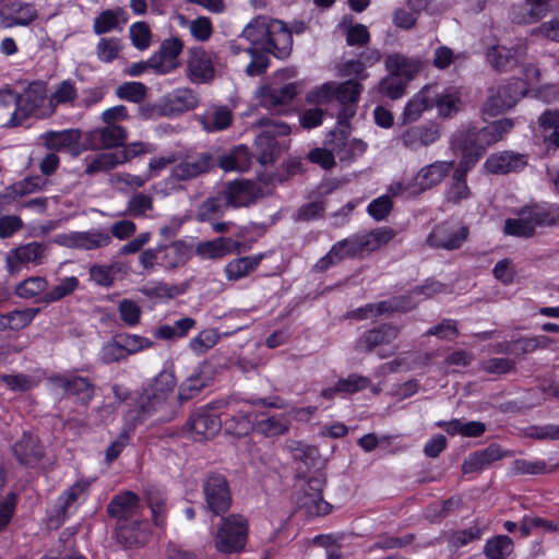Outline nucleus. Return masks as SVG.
<instances>
[{
	"mask_svg": "<svg viewBox=\"0 0 559 559\" xmlns=\"http://www.w3.org/2000/svg\"><path fill=\"white\" fill-rule=\"evenodd\" d=\"M325 476L320 471L308 475L299 467L295 476L294 499L299 509H305L309 515H325L331 506L323 500Z\"/></svg>",
	"mask_w": 559,
	"mask_h": 559,
	"instance_id": "1",
	"label": "nucleus"
},
{
	"mask_svg": "<svg viewBox=\"0 0 559 559\" xmlns=\"http://www.w3.org/2000/svg\"><path fill=\"white\" fill-rule=\"evenodd\" d=\"M177 164L170 170V178L175 181H191L209 174L217 164L210 152L185 150L177 152Z\"/></svg>",
	"mask_w": 559,
	"mask_h": 559,
	"instance_id": "2",
	"label": "nucleus"
},
{
	"mask_svg": "<svg viewBox=\"0 0 559 559\" xmlns=\"http://www.w3.org/2000/svg\"><path fill=\"white\" fill-rule=\"evenodd\" d=\"M248 522L240 514L222 516L215 535V547L219 552L233 554L242 550L247 543Z\"/></svg>",
	"mask_w": 559,
	"mask_h": 559,
	"instance_id": "3",
	"label": "nucleus"
},
{
	"mask_svg": "<svg viewBox=\"0 0 559 559\" xmlns=\"http://www.w3.org/2000/svg\"><path fill=\"white\" fill-rule=\"evenodd\" d=\"M205 509L214 516H224L233 503L227 478L218 473L209 474L202 485Z\"/></svg>",
	"mask_w": 559,
	"mask_h": 559,
	"instance_id": "4",
	"label": "nucleus"
},
{
	"mask_svg": "<svg viewBox=\"0 0 559 559\" xmlns=\"http://www.w3.org/2000/svg\"><path fill=\"white\" fill-rule=\"evenodd\" d=\"M362 92V85L356 80L343 83L328 82L308 93L309 103L324 104L335 98L341 105L357 104Z\"/></svg>",
	"mask_w": 559,
	"mask_h": 559,
	"instance_id": "5",
	"label": "nucleus"
},
{
	"mask_svg": "<svg viewBox=\"0 0 559 559\" xmlns=\"http://www.w3.org/2000/svg\"><path fill=\"white\" fill-rule=\"evenodd\" d=\"M53 115L52 105L47 96V86L43 82L31 83L20 94L19 116L21 123L29 116L38 118H48Z\"/></svg>",
	"mask_w": 559,
	"mask_h": 559,
	"instance_id": "6",
	"label": "nucleus"
},
{
	"mask_svg": "<svg viewBox=\"0 0 559 559\" xmlns=\"http://www.w3.org/2000/svg\"><path fill=\"white\" fill-rule=\"evenodd\" d=\"M451 144L454 150L462 153L459 164L467 167L473 168L486 153L484 143L480 140L479 128L472 124L461 126L453 133Z\"/></svg>",
	"mask_w": 559,
	"mask_h": 559,
	"instance_id": "7",
	"label": "nucleus"
},
{
	"mask_svg": "<svg viewBox=\"0 0 559 559\" xmlns=\"http://www.w3.org/2000/svg\"><path fill=\"white\" fill-rule=\"evenodd\" d=\"M217 55L202 47L191 48L188 52L187 71L192 83L205 84L215 78Z\"/></svg>",
	"mask_w": 559,
	"mask_h": 559,
	"instance_id": "8",
	"label": "nucleus"
},
{
	"mask_svg": "<svg viewBox=\"0 0 559 559\" xmlns=\"http://www.w3.org/2000/svg\"><path fill=\"white\" fill-rule=\"evenodd\" d=\"M521 81L508 82L507 84L490 87L488 97L483 106L484 112L496 116L512 108L523 94Z\"/></svg>",
	"mask_w": 559,
	"mask_h": 559,
	"instance_id": "9",
	"label": "nucleus"
},
{
	"mask_svg": "<svg viewBox=\"0 0 559 559\" xmlns=\"http://www.w3.org/2000/svg\"><path fill=\"white\" fill-rule=\"evenodd\" d=\"M350 131L347 127H342L329 132L325 145L330 146L335 157L341 162L350 163L360 157L367 150V144L358 139L349 140Z\"/></svg>",
	"mask_w": 559,
	"mask_h": 559,
	"instance_id": "10",
	"label": "nucleus"
},
{
	"mask_svg": "<svg viewBox=\"0 0 559 559\" xmlns=\"http://www.w3.org/2000/svg\"><path fill=\"white\" fill-rule=\"evenodd\" d=\"M468 235L469 229L467 226H455L444 222L432 228L426 239V243L433 249L453 251L463 246Z\"/></svg>",
	"mask_w": 559,
	"mask_h": 559,
	"instance_id": "11",
	"label": "nucleus"
},
{
	"mask_svg": "<svg viewBox=\"0 0 559 559\" xmlns=\"http://www.w3.org/2000/svg\"><path fill=\"white\" fill-rule=\"evenodd\" d=\"M143 509L140 497L132 491H123L114 496L107 504V513L115 520V524L142 519Z\"/></svg>",
	"mask_w": 559,
	"mask_h": 559,
	"instance_id": "12",
	"label": "nucleus"
},
{
	"mask_svg": "<svg viewBox=\"0 0 559 559\" xmlns=\"http://www.w3.org/2000/svg\"><path fill=\"white\" fill-rule=\"evenodd\" d=\"M440 136L439 127L436 123L428 122L407 128L397 140L406 150L416 152L433 144Z\"/></svg>",
	"mask_w": 559,
	"mask_h": 559,
	"instance_id": "13",
	"label": "nucleus"
},
{
	"mask_svg": "<svg viewBox=\"0 0 559 559\" xmlns=\"http://www.w3.org/2000/svg\"><path fill=\"white\" fill-rule=\"evenodd\" d=\"M114 537L124 549L139 548L148 542L150 531L143 519L132 520L123 524H115Z\"/></svg>",
	"mask_w": 559,
	"mask_h": 559,
	"instance_id": "14",
	"label": "nucleus"
},
{
	"mask_svg": "<svg viewBox=\"0 0 559 559\" xmlns=\"http://www.w3.org/2000/svg\"><path fill=\"white\" fill-rule=\"evenodd\" d=\"M82 132L79 129L47 131L40 135L43 145L51 152L67 151L73 156L81 153Z\"/></svg>",
	"mask_w": 559,
	"mask_h": 559,
	"instance_id": "15",
	"label": "nucleus"
},
{
	"mask_svg": "<svg viewBox=\"0 0 559 559\" xmlns=\"http://www.w3.org/2000/svg\"><path fill=\"white\" fill-rule=\"evenodd\" d=\"M222 192L231 207L249 206L261 197L260 187L249 180L230 181Z\"/></svg>",
	"mask_w": 559,
	"mask_h": 559,
	"instance_id": "16",
	"label": "nucleus"
},
{
	"mask_svg": "<svg viewBox=\"0 0 559 559\" xmlns=\"http://www.w3.org/2000/svg\"><path fill=\"white\" fill-rule=\"evenodd\" d=\"M526 57V47L492 46L487 50L486 59L492 69L499 72L510 71Z\"/></svg>",
	"mask_w": 559,
	"mask_h": 559,
	"instance_id": "17",
	"label": "nucleus"
},
{
	"mask_svg": "<svg viewBox=\"0 0 559 559\" xmlns=\"http://www.w3.org/2000/svg\"><path fill=\"white\" fill-rule=\"evenodd\" d=\"M432 90V107L438 109L442 118H452L463 108L462 90L456 86H448L439 91L437 85H429Z\"/></svg>",
	"mask_w": 559,
	"mask_h": 559,
	"instance_id": "18",
	"label": "nucleus"
},
{
	"mask_svg": "<svg viewBox=\"0 0 559 559\" xmlns=\"http://www.w3.org/2000/svg\"><path fill=\"white\" fill-rule=\"evenodd\" d=\"M111 242V235L105 230L92 229L87 231H73L63 236L61 243L71 249L96 250L107 247Z\"/></svg>",
	"mask_w": 559,
	"mask_h": 559,
	"instance_id": "19",
	"label": "nucleus"
},
{
	"mask_svg": "<svg viewBox=\"0 0 559 559\" xmlns=\"http://www.w3.org/2000/svg\"><path fill=\"white\" fill-rule=\"evenodd\" d=\"M12 452L19 464L26 467L37 466L44 457V448L39 440L28 432H23L14 442Z\"/></svg>",
	"mask_w": 559,
	"mask_h": 559,
	"instance_id": "20",
	"label": "nucleus"
},
{
	"mask_svg": "<svg viewBox=\"0 0 559 559\" xmlns=\"http://www.w3.org/2000/svg\"><path fill=\"white\" fill-rule=\"evenodd\" d=\"M47 245L33 241L10 251L7 255V269L10 273L19 270L20 264H40L46 255Z\"/></svg>",
	"mask_w": 559,
	"mask_h": 559,
	"instance_id": "21",
	"label": "nucleus"
},
{
	"mask_svg": "<svg viewBox=\"0 0 559 559\" xmlns=\"http://www.w3.org/2000/svg\"><path fill=\"white\" fill-rule=\"evenodd\" d=\"M293 48V36L292 32L286 25L278 21H271L270 36L265 46V52L272 53L278 59L287 58Z\"/></svg>",
	"mask_w": 559,
	"mask_h": 559,
	"instance_id": "22",
	"label": "nucleus"
},
{
	"mask_svg": "<svg viewBox=\"0 0 559 559\" xmlns=\"http://www.w3.org/2000/svg\"><path fill=\"white\" fill-rule=\"evenodd\" d=\"M260 104L269 110L289 104L297 95V85L287 83L282 86L265 85L260 88Z\"/></svg>",
	"mask_w": 559,
	"mask_h": 559,
	"instance_id": "23",
	"label": "nucleus"
},
{
	"mask_svg": "<svg viewBox=\"0 0 559 559\" xmlns=\"http://www.w3.org/2000/svg\"><path fill=\"white\" fill-rule=\"evenodd\" d=\"M400 334V329L392 324H381L366 331L358 340L356 349L369 353L377 346L392 343Z\"/></svg>",
	"mask_w": 559,
	"mask_h": 559,
	"instance_id": "24",
	"label": "nucleus"
},
{
	"mask_svg": "<svg viewBox=\"0 0 559 559\" xmlns=\"http://www.w3.org/2000/svg\"><path fill=\"white\" fill-rule=\"evenodd\" d=\"M526 165L527 158L525 155L511 151L491 154L485 162L486 169L496 175L520 171Z\"/></svg>",
	"mask_w": 559,
	"mask_h": 559,
	"instance_id": "25",
	"label": "nucleus"
},
{
	"mask_svg": "<svg viewBox=\"0 0 559 559\" xmlns=\"http://www.w3.org/2000/svg\"><path fill=\"white\" fill-rule=\"evenodd\" d=\"M507 455L508 452L503 451L500 445L490 444L484 450L471 453L462 464V472L464 474L480 472Z\"/></svg>",
	"mask_w": 559,
	"mask_h": 559,
	"instance_id": "26",
	"label": "nucleus"
},
{
	"mask_svg": "<svg viewBox=\"0 0 559 559\" xmlns=\"http://www.w3.org/2000/svg\"><path fill=\"white\" fill-rule=\"evenodd\" d=\"M257 124L264 128L258 138L259 143L266 142V150L260 157L261 163L264 164L272 158V153L276 145L275 138L288 134L290 132V128L288 124L271 118H261Z\"/></svg>",
	"mask_w": 559,
	"mask_h": 559,
	"instance_id": "27",
	"label": "nucleus"
},
{
	"mask_svg": "<svg viewBox=\"0 0 559 559\" xmlns=\"http://www.w3.org/2000/svg\"><path fill=\"white\" fill-rule=\"evenodd\" d=\"M160 266L165 270H176L187 264L191 258V246L182 240H175L169 245H160Z\"/></svg>",
	"mask_w": 559,
	"mask_h": 559,
	"instance_id": "28",
	"label": "nucleus"
},
{
	"mask_svg": "<svg viewBox=\"0 0 559 559\" xmlns=\"http://www.w3.org/2000/svg\"><path fill=\"white\" fill-rule=\"evenodd\" d=\"M55 382L58 386L62 388L69 395L75 396L76 400L83 405H87L95 394L94 384L87 378L84 377H57L55 378Z\"/></svg>",
	"mask_w": 559,
	"mask_h": 559,
	"instance_id": "29",
	"label": "nucleus"
},
{
	"mask_svg": "<svg viewBox=\"0 0 559 559\" xmlns=\"http://www.w3.org/2000/svg\"><path fill=\"white\" fill-rule=\"evenodd\" d=\"M453 165L454 160H438L423 167L415 178L419 187V191H426L439 185L448 176Z\"/></svg>",
	"mask_w": 559,
	"mask_h": 559,
	"instance_id": "30",
	"label": "nucleus"
},
{
	"mask_svg": "<svg viewBox=\"0 0 559 559\" xmlns=\"http://www.w3.org/2000/svg\"><path fill=\"white\" fill-rule=\"evenodd\" d=\"M240 242L229 237H217L213 240L200 242L195 253L202 259H219L234 251H238Z\"/></svg>",
	"mask_w": 559,
	"mask_h": 559,
	"instance_id": "31",
	"label": "nucleus"
},
{
	"mask_svg": "<svg viewBox=\"0 0 559 559\" xmlns=\"http://www.w3.org/2000/svg\"><path fill=\"white\" fill-rule=\"evenodd\" d=\"M95 148H111L123 145L127 139V130L119 124H105L90 134Z\"/></svg>",
	"mask_w": 559,
	"mask_h": 559,
	"instance_id": "32",
	"label": "nucleus"
},
{
	"mask_svg": "<svg viewBox=\"0 0 559 559\" xmlns=\"http://www.w3.org/2000/svg\"><path fill=\"white\" fill-rule=\"evenodd\" d=\"M190 430L199 437L212 438L219 432L223 427L222 418L207 411L194 413L188 423Z\"/></svg>",
	"mask_w": 559,
	"mask_h": 559,
	"instance_id": "33",
	"label": "nucleus"
},
{
	"mask_svg": "<svg viewBox=\"0 0 559 559\" xmlns=\"http://www.w3.org/2000/svg\"><path fill=\"white\" fill-rule=\"evenodd\" d=\"M472 167L457 164L453 175L452 182L447 192L445 199L448 203L459 205L472 197V190L467 185L466 177Z\"/></svg>",
	"mask_w": 559,
	"mask_h": 559,
	"instance_id": "34",
	"label": "nucleus"
},
{
	"mask_svg": "<svg viewBox=\"0 0 559 559\" xmlns=\"http://www.w3.org/2000/svg\"><path fill=\"white\" fill-rule=\"evenodd\" d=\"M432 90L426 85L423 87L412 99H409L404 108L402 120L404 123H412L417 121L423 112L432 108Z\"/></svg>",
	"mask_w": 559,
	"mask_h": 559,
	"instance_id": "35",
	"label": "nucleus"
},
{
	"mask_svg": "<svg viewBox=\"0 0 559 559\" xmlns=\"http://www.w3.org/2000/svg\"><path fill=\"white\" fill-rule=\"evenodd\" d=\"M287 449L297 464L296 474L298 468L301 467L306 474L310 475V469L320 461V453L316 447L299 441H289Z\"/></svg>",
	"mask_w": 559,
	"mask_h": 559,
	"instance_id": "36",
	"label": "nucleus"
},
{
	"mask_svg": "<svg viewBox=\"0 0 559 559\" xmlns=\"http://www.w3.org/2000/svg\"><path fill=\"white\" fill-rule=\"evenodd\" d=\"M385 68L390 74L408 83L419 72L420 63L403 55L393 53L385 58Z\"/></svg>",
	"mask_w": 559,
	"mask_h": 559,
	"instance_id": "37",
	"label": "nucleus"
},
{
	"mask_svg": "<svg viewBox=\"0 0 559 559\" xmlns=\"http://www.w3.org/2000/svg\"><path fill=\"white\" fill-rule=\"evenodd\" d=\"M165 111L168 114H179L195 108L199 104V97L190 88H178L164 98Z\"/></svg>",
	"mask_w": 559,
	"mask_h": 559,
	"instance_id": "38",
	"label": "nucleus"
},
{
	"mask_svg": "<svg viewBox=\"0 0 559 559\" xmlns=\"http://www.w3.org/2000/svg\"><path fill=\"white\" fill-rule=\"evenodd\" d=\"M522 210L528 224L533 225L534 233L537 227L552 226L557 224L559 219L558 209L551 205L533 204L524 206Z\"/></svg>",
	"mask_w": 559,
	"mask_h": 559,
	"instance_id": "39",
	"label": "nucleus"
},
{
	"mask_svg": "<svg viewBox=\"0 0 559 559\" xmlns=\"http://www.w3.org/2000/svg\"><path fill=\"white\" fill-rule=\"evenodd\" d=\"M231 121L233 112L227 106H213L200 117V123L207 132L225 130Z\"/></svg>",
	"mask_w": 559,
	"mask_h": 559,
	"instance_id": "40",
	"label": "nucleus"
},
{
	"mask_svg": "<svg viewBox=\"0 0 559 559\" xmlns=\"http://www.w3.org/2000/svg\"><path fill=\"white\" fill-rule=\"evenodd\" d=\"M271 21L264 16L254 19L243 28L240 37L250 41V47H259L264 51L270 36Z\"/></svg>",
	"mask_w": 559,
	"mask_h": 559,
	"instance_id": "41",
	"label": "nucleus"
},
{
	"mask_svg": "<svg viewBox=\"0 0 559 559\" xmlns=\"http://www.w3.org/2000/svg\"><path fill=\"white\" fill-rule=\"evenodd\" d=\"M1 14L11 20L9 25L26 26L37 17V10L31 3L12 1L4 5Z\"/></svg>",
	"mask_w": 559,
	"mask_h": 559,
	"instance_id": "42",
	"label": "nucleus"
},
{
	"mask_svg": "<svg viewBox=\"0 0 559 559\" xmlns=\"http://www.w3.org/2000/svg\"><path fill=\"white\" fill-rule=\"evenodd\" d=\"M167 396L158 394L151 389H145L136 402L139 408V420H144L147 416L162 412L168 404Z\"/></svg>",
	"mask_w": 559,
	"mask_h": 559,
	"instance_id": "43",
	"label": "nucleus"
},
{
	"mask_svg": "<svg viewBox=\"0 0 559 559\" xmlns=\"http://www.w3.org/2000/svg\"><path fill=\"white\" fill-rule=\"evenodd\" d=\"M333 253H337V261L370 253L364 235H355L343 239L333 246Z\"/></svg>",
	"mask_w": 559,
	"mask_h": 559,
	"instance_id": "44",
	"label": "nucleus"
},
{
	"mask_svg": "<svg viewBox=\"0 0 559 559\" xmlns=\"http://www.w3.org/2000/svg\"><path fill=\"white\" fill-rule=\"evenodd\" d=\"M128 13L122 8L103 11L95 20L93 29L97 35L116 29L121 24H127Z\"/></svg>",
	"mask_w": 559,
	"mask_h": 559,
	"instance_id": "45",
	"label": "nucleus"
},
{
	"mask_svg": "<svg viewBox=\"0 0 559 559\" xmlns=\"http://www.w3.org/2000/svg\"><path fill=\"white\" fill-rule=\"evenodd\" d=\"M263 259V254H257L252 257H242L230 261L225 266V273L229 281H238L251 272H253L261 260Z\"/></svg>",
	"mask_w": 559,
	"mask_h": 559,
	"instance_id": "46",
	"label": "nucleus"
},
{
	"mask_svg": "<svg viewBox=\"0 0 559 559\" xmlns=\"http://www.w3.org/2000/svg\"><path fill=\"white\" fill-rule=\"evenodd\" d=\"M512 128L513 121L508 118L496 120L486 127L480 128V140L484 143L485 151H487L490 145L504 139Z\"/></svg>",
	"mask_w": 559,
	"mask_h": 559,
	"instance_id": "47",
	"label": "nucleus"
},
{
	"mask_svg": "<svg viewBox=\"0 0 559 559\" xmlns=\"http://www.w3.org/2000/svg\"><path fill=\"white\" fill-rule=\"evenodd\" d=\"M122 163H126V155L120 151L100 153L86 165L85 174L92 176L100 171H108Z\"/></svg>",
	"mask_w": 559,
	"mask_h": 559,
	"instance_id": "48",
	"label": "nucleus"
},
{
	"mask_svg": "<svg viewBox=\"0 0 559 559\" xmlns=\"http://www.w3.org/2000/svg\"><path fill=\"white\" fill-rule=\"evenodd\" d=\"M122 163H126V155L120 151L100 153L86 165L85 174L92 176L100 171H108Z\"/></svg>",
	"mask_w": 559,
	"mask_h": 559,
	"instance_id": "49",
	"label": "nucleus"
},
{
	"mask_svg": "<svg viewBox=\"0 0 559 559\" xmlns=\"http://www.w3.org/2000/svg\"><path fill=\"white\" fill-rule=\"evenodd\" d=\"M209 381L210 379L204 377L201 370L193 372L179 386V402L185 403L198 396L209 385Z\"/></svg>",
	"mask_w": 559,
	"mask_h": 559,
	"instance_id": "50",
	"label": "nucleus"
},
{
	"mask_svg": "<svg viewBox=\"0 0 559 559\" xmlns=\"http://www.w3.org/2000/svg\"><path fill=\"white\" fill-rule=\"evenodd\" d=\"M195 320L193 318H182L177 320L174 325H160L158 326L153 335L156 338L162 340H174L180 338L188 334V332L195 326Z\"/></svg>",
	"mask_w": 559,
	"mask_h": 559,
	"instance_id": "51",
	"label": "nucleus"
},
{
	"mask_svg": "<svg viewBox=\"0 0 559 559\" xmlns=\"http://www.w3.org/2000/svg\"><path fill=\"white\" fill-rule=\"evenodd\" d=\"M222 416L223 426L228 433L241 437L249 432L251 423L247 413L242 409L235 412V414L224 413Z\"/></svg>",
	"mask_w": 559,
	"mask_h": 559,
	"instance_id": "52",
	"label": "nucleus"
},
{
	"mask_svg": "<svg viewBox=\"0 0 559 559\" xmlns=\"http://www.w3.org/2000/svg\"><path fill=\"white\" fill-rule=\"evenodd\" d=\"M145 499L151 509L152 518L155 525L159 526L163 523L162 516L166 510L165 492L154 485H148L145 488Z\"/></svg>",
	"mask_w": 559,
	"mask_h": 559,
	"instance_id": "53",
	"label": "nucleus"
},
{
	"mask_svg": "<svg viewBox=\"0 0 559 559\" xmlns=\"http://www.w3.org/2000/svg\"><path fill=\"white\" fill-rule=\"evenodd\" d=\"M513 551V542L507 535H498L486 542L484 554L488 559H506Z\"/></svg>",
	"mask_w": 559,
	"mask_h": 559,
	"instance_id": "54",
	"label": "nucleus"
},
{
	"mask_svg": "<svg viewBox=\"0 0 559 559\" xmlns=\"http://www.w3.org/2000/svg\"><path fill=\"white\" fill-rule=\"evenodd\" d=\"M551 343L552 340L545 335L520 337L508 344V350L515 354H531L538 348H547Z\"/></svg>",
	"mask_w": 559,
	"mask_h": 559,
	"instance_id": "55",
	"label": "nucleus"
},
{
	"mask_svg": "<svg viewBox=\"0 0 559 559\" xmlns=\"http://www.w3.org/2000/svg\"><path fill=\"white\" fill-rule=\"evenodd\" d=\"M229 207L223 192L216 197L206 199L198 209L197 218L200 222H209L216 215H222Z\"/></svg>",
	"mask_w": 559,
	"mask_h": 559,
	"instance_id": "56",
	"label": "nucleus"
},
{
	"mask_svg": "<svg viewBox=\"0 0 559 559\" xmlns=\"http://www.w3.org/2000/svg\"><path fill=\"white\" fill-rule=\"evenodd\" d=\"M78 96L74 83L71 80H64L56 85L55 92L49 96L53 114L59 105L72 104Z\"/></svg>",
	"mask_w": 559,
	"mask_h": 559,
	"instance_id": "57",
	"label": "nucleus"
},
{
	"mask_svg": "<svg viewBox=\"0 0 559 559\" xmlns=\"http://www.w3.org/2000/svg\"><path fill=\"white\" fill-rule=\"evenodd\" d=\"M406 86L407 82L389 73L379 82L378 92L394 100L401 98L405 94Z\"/></svg>",
	"mask_w": 559,
	"mask_h": 559,
	"instance_id": "58",
	"label": "nucleus"
},
{
	"mask_svg": "<svg viewBox=\"0 0 559 559\" xmlns=\"http://www.w3.org/2000/svg\"><path fill=\"white\" fill-rule=\"evenodd\" d=\"M503 230L508 235L521 238H530L535 235L533 225L528 224L522 209L518 212V218L506 219Z\"/></svg>",
	"mask_w": 559,
	"mask_h": 559,
	"instance_id": "59",
	"label": "nucleus"
},
{
	"mask_svg": "<svg viewBox=\"0 0 559 559\" xmlns=\"http://www.w3.org/2000/svg\"><path fill=\"white\" fill-rule=\"evenodd\" d=\"M248 150L239 146L219 158L218 165L225 170H243L248 166Z\"/></svg>",
	"mask_w": 559,
	"mask_h": 559,
	"instance_id": "60",
	"label": "nucleus"
},
{
	"mask_svg": "<svg viewBox=\"0 0 559 559\" xmlns=\"http://www.w3.org/2000/svg\"><path fill=\"white\" fill-rule=\"evenodd\" d=\"M116 337L127 357L142 349L151 348L154 345L152 340L136 334H118Z\"/></svg>",
	"mask_w": 559,
	"mask_h": 559,
	"instance_id": "61",
	"label": "nucleus"
},
{
	"mask_svg": "<svg viewBox=\"0 0 559 559\" xmlns=\"http://www.w3.org/2000/svg\"><path fill=\"white\" fill-rule=\"evenodd\" d=\"M79 286V280L75 276L66 277L60 281L58 285L51 288L43 297V301L56 302L62 298L71 295Z\"/></svg>",
	"mask_w": 559,
	"mask_h": 559,
	"instance_id": "62",
	"label": "nucleus"
},
{
	"mask_svg": "<svg viewBox=\"0 0 559 559\" xmlns=\"http://www.w3.org/2000/svg\"><path fill=\"white\" fill-rule=\"evenodd\" d=\"M146 92V86L141 82H126L117 87L116 95L120 99L141 103L145 99Z\"/></svg>",
	"mask_w": 559,
	"mask_h": 559,
	"instance_id": "63",
	"label": "nucleus"
},
{
	"mask_svg": "<svg viewBox=\"0 0 559 559\" xmlns=\"http://www.w3.org/2000/svg\"><path fill=\"white\" fill-rule=\"evenodd\" d=\"M118 313L126 325L135 326L141 321L142 309L134 300L122 299L118 304Z\"/></svg>",
	"mask_w": 559,
	"mask_h": 559,
	"instance_id": "64",
	"label": "nucleus"
}]
</instances>
